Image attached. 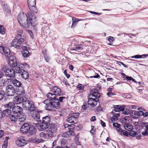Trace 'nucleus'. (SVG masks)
<instances>
[{
  "label": "nucleus",
  "mask_w": 148,
  "mask_h": 148,
  "mask_svg": "<svg viewBox=\"0 0 148 148\" xmlns=\"http://www.w3.org/2000/svg\"><path fill=\"white\" fill-rule=\"evenodd\" d=\"M20 131L23 134H26L28 137L35 134L37 130L36 127L31 125L28 123H25L23 125L20 129Z\"/></svg>",
  "instance_id": "obj_1"
},
{
  "label": "nucleus",
  "mask_w": 148,
  "mask_h": 148,
  "mask_svg": "<svg viewBox=\"0 0 148 148\" xmlns=\"http://www.w3.org/2000/svg\"><path fill=\"white\" fill-rule=\"evenodd\" d=\"M13 69L9 68L8 66L4 65L2 67V70L4 71L5 73V76L6 77H13L15 76V74L18 73L20 71V68L15 67H12Z\"/></svg>",
  "instance_id": "obj_2"
},
{
  "label": "nucleus",
  "mask_w": 148,
  "mask_h": 148,
  "mask_svg": "<svg viewBox=\"0 0 148 148\" xmlns=\"http://www.w3.org/2000/svg\"><path fill=\"white\" fill-rule=\"evenodd\" d=\"M28 13L27 14H25V15L23 13L21 16H18V20L19 24L23 27L27 28L30 26V18L28 16Z\"/></svg>",
  "instance_id": "obj_3"
},
{
  "label": "nucleus",
  "mask_w": 148,
  "mask_h": 148,
  "mask_svg": "<svg viewBox=\"0 0 148 148\" xmlns=\"http://www.w3.org/2000/svg\"><path fill=\"white\" fill-rule=\"evenodd\" d=\"M2 50L3 52L6 59H8V61L13 58H15L14 54L13 52H11L10 49L7 47L5 48L2 46H0V53L2 54Z\"/></svg>",
  "instance_id": "obj_4"
},
{
  "label": "nucleus",
  "mask_w": 148,
  "mask_h": 148,
  "mask_svg": "<svg viewBox=\"0 0 148 148\" xmlns=\"http://www.w3.org/2000/svg\"><path fill=\"white\" fill-rule=\"evenodd\" d=\"M51 121V117L49 116H47L42 117V124H45L49 129L54 130L55 128V125L52 123H49Z\"/></svg>",
  "instance_id": "obj_5"
},
{
  "label": "nucleus",
  "mask_w": 148,
  "mask_h": 148,
  "mask_svg": "<svg viewBox=\"0 0 148 148\" xmlns=\"http://www.w3.org/2000/svg\"><path fill=\"white\" fill-rule=\"evenodd\" d=\"M57 96H55L53 97V98L52 101H51L50 106L48 107V108L50 109V111H52L53 109L55 108L58 109L60 108V103L58 101H56Z\"/></svg>",
  "instance_id": "obj_6"
},
{
  "label": "nucleus",
  "mask_w": 148,
  "mask_h": 148,
  "mask_svg": "<svg viewBox=\"0 0 148 148\" xmlns=\"http://www.w3.org/2000/svg\"><path fill=\"white\" fill-rule=\"evenodd\" d=\"M8 64L9 66L11 67H15V68L16 67H18L20 69V70L21 71L22 70H25V66H21V64H20L17 65V63L16 59V57L15 56V58H13L12 59L10 60L8 62Z\"/></svg>",
  "instance_id": "obj_7"
},
{
  "label": "nucleus",
  "mask_w": 148,
  "mask_h": 148,
  "mask_svg": "<svg viewBox=\"0 0 148 148\" xmlns=\"http://www.w3.org/2000/svg\"><path fill=\"white\" fill-rule=\"evenodd\" d=\"M5 92L8 96H12L14 95L15 93L14 87L11 85L7 86Z\"/></svg>",
  "instance_id": "obj_8"
},
{
  "label": "nucleus",
  "mask_w": 148,
  "mask_h": 148,
  "mask_svg": "<svg viewBox=\"0 0 148 148\" xmlns=\"http://www.w3.org/2000/svg\"><path fill=\"white\" fill-rule=\"evenodd\" d=\"M28 16L30 20V25H31L33 27H35L37 25V22L35 19L36 18V16L34 14H32L31 12H28Z\"/></svg>",
  "instance_id": "obj_9"
},
{
  "label": "nucleus",
  "mask_w": 148,
  "mask_h": 148,
  "mask_svg": "<svg viewBox=\"0 0 148 148\" xmlns=\"http://www.w3.org/2000/svg\"><path fill=\"white\" fill-rule=\"evenodd\" d=\"M27 141L25 139V138L21 136L18 138V139L16 141V145L19 147H23L27 143Z\"/></svg>",
  "instance_id": "obj_10"
},
{
  "label": "nucleus",
  "mask_w": 148,
  "mask_h": 148,
  "mask_svg": "<svg viewBox=\"0 0 148 148\" xmlns=\"http://www.w3.org/2000/svg\"><path fill=\"white\" fill-rule=\"evenodd\" d=\"M51 90L55 93L54 94H55V96H59L64 95L65 94L64 92L61 91V89L59 88L56 86L53 87L51 88Z\"/></svg>",
  "instance_id": "obj_11"
},
{
  "label": "nucleus",
  "mask_w": 148,
  "mask_h": 148,
  "mask_svg": "<svg viewBox=\"0 0 148 148\" xmlns=\"http://www.w3.org/2000/svg\"><path fill=\"white\" fill-rule=\"evenodd\" d=\"M8 80H10L11 83L16 87L20 88L22 85L21 82L16 79H8Z\"/></svg>",
  "instance_id": "obj_12"
},
{
  "label": "nucleus",
  "mask_w": 148,
  "mask_h": 148,
  "mask_svg": "<svg viewBox=\"0 0 148 148\" xmlns=\"http://www.w3.org/2000/svg\"><path fill=\"white\" fill-rule=\"evenodd\" d=\"M72 45L73 46L76 47L75 49L73 48V50H82L83 49V47L81 46L82 45H79L78 42L77 40H73L72 42Z\"/></svg>",
  "instance_id": "obj_13"
},
{
  "label": "nucleus",
  "mask_w": 148,
  "mask_h": 148,
  "mask_svg": "<svg viewBox=\"0 0 148 148\" xmlns=\"http://www.w3.org/2000/svg\"><path fill=\"white\" fill-rule=\"evenodd\" d=\"M12 111L14 114H18L22 112L23 109L21 107L15 105L12 108Z\"/></svg>",
  "instance_id": "obj_14"
},
{
  "label": "nucleus",
  "mask_w": 148,
  "mask_h": 148,
  "mask_svg": "<svg viewBox=\"0 0 148 148\" xmlns=\"http://www.w3.org/2000/svg\"><path fill=\"white\" fill-rule=\"evenodd\" d=\"M1 4L3 10L8 14H11V10L9 8V6L4 1H2Z\"/></svg>",
  "instance_id": "obj_15"
},
{
  "label": "nucleus",
  "mask_w": 148,
  "mask_h": 148,
  "mask_svg": "<svg viewBox=\"0 0 148 148\" xmlns=\"http://www.w3.org/2000/svg\"><path fill=\"white\" fill-rule=\"evenodd\" d=\"M18 74H21V77L23 79H26L28 78L29 77V74L28 72L25 70H22L21 71L20 70V71Z\"/></svg>",
  "instance_id": "obj_16"
},
{
  "label": "nucleus",
  "mask_w": 148,
  "mask_h": 148,
  "mask_svg": "<svg viewBox=\"0 0 148 148\" xmlns=\"http://www.w3.org/2000/svg\"><path fill=\"white\" fill-rule=\"evenodd\" d=\"M17 117L19 119V121L21 122H24L26 119V116L25 114L23 112H21L17 115Z\"/></svg>",
  "instance_id": "obj_17"
},
{
  "label": "nucleus",
  "mask_w": 148,
  "mask_h": 148,
  "mask_svg": "<svg viewBox=\"0 0 148 148\" xmlns=\"http://www.w3.org/2000/svg\"><path fill=\"white\" fill-rule=\"evenodd\" d=\"M42 111L37 109L36 110V112H35L34 114H33V116L35 119H36L38 121H41L40 120V112H42Z\"/></svg>",
  "instance_id": "obj_18"
},
{
  "label": "nucleus",
  "mask_w": 148,
  "mask_h": 148,
  "mask_svg": "<svg viewBox=\"0 0 148 148\" xmlns=\"http://www.w3.org/2000/svg\"><path fill=\"white\" fill-rule=\"evenodd\" d=\"M15 105V103L13 102H9L8 103L5 104L4 106L5 108L7 109H11L12 111V108Z\"/></svg>",
  "instance_id": "obj_19"
},
{
  "label": "nucleus",
  "mask_w": 148,
  "mask_h": 148,
  "mask_svg": "<svg viewBox=\"0 0 148 148\" xmlns=\"http://www.w3.org/2000/svg\"><path fill=\"white\" fill-rule=\"evenodd\" d=\"M2 113L4 116H8L11 115L12 110L10 109H6L3 111Z\"/></svg>",
  "instance_id": "obj_20"
},
{
  "label": "nucleus",
  "mask_w": 148,
  "mask_h": 148,
  "mask_svg": "<svg viewBox=\"0 0 148 148\" xmlns=\"http://www.w3.org/2000/svg\"><path fill=\"white\" fill-rule=\"evenodd\" d=\"M51 100L49 99H46L43 102V103L46 104V106H45V108L46 110L50 111V109L49 108H48V107L50 106V103H51Z\"/></svg>",
  "instance_id": "obj_21"
},
{
  "label": "nucleus",
  "mask_w": 148,
  "mask_h": 148,
  "mask_svg": "<svg viewBox=\"0 0 148 148\" xmlns=\"http://www.w3.org/2000/svg\"><path fill=\"white\" fill-rule=\"evenodd\" d=\"M72 25L71 26V28H74L76 25L78 23V22L80 20V19H79L78 18H74L73 17L72 18Z\"/></svg>",
  "instance_id": "obj_22"
},
{
  "label": "nucleus",
  "mask_w": 148,
  "mask_h": 148,
  "mask_svg": "<svg viewBox=\"0 0 148 148\" xmlns=\"http://www.w3.org/2000/svg\"><path fill=\"white\" fill-rule=\"evenodd\" d=\"M17 91V94L18 95H23L25 93L24 88L20 87Z\"/></svg>",
  "instance_id": "obj_23"
},
{
  "label": "nucleus",
  "mask_w": 148,
  "mask_h": 148,
  "mask_svg": "<svg viewBox=\"0 0 148 148\" xmlns=\"http://www.w3.org/2000/svg\"><path fill=\"white\" fill-rule=\"evenodd\" d=\"M18 42L17 39H14L12 40L11 44L12 46L15 47V48L19 47V45L18 44Z\"/></svg>",
  "instance_id": "obj_24"
},
{
  "label": "nucleus",
  "mask_w": 148,
  "mask_h": 148,
  "mask_svg": "<svg viewBox=\"0 0 148 148\" xmlns=\"http://www.w3.org/2000/svg\"><path fill=\"white\" fill-rule=\"evenodd\" d=\"M30 10L31 11L32 14L36 13L38 12V10L35 6L33 5L32 6L29 7Z\"/></svg>",
  "instance_id": "obj_25"
},
{
  "label": "nucleus",
  "mask_w": 148,
  "mask_h": 148,
  "mask_svg": "<svg viewBox=\"0 0 148 148\" xmlns=\"http://www.w3.org/2000/svg\"><path fill=\"white\" fill-rule=\"evenodd\" d=\"M101 94H102V93H99L98 91H96L95 92L91 93V95L93 97L99 98L101 97Z\"/></svg>",
  "instance_id": "obj_26"
},
{
  "label": "nucleus",
  "mask_w": 148,
  "mask_h": 148,
  "mask_svg": "<svg viewBox=\"0 0 148 148\" xmlns=\"http://www.w3.org/2000/svg\"><path fill=\"white\" fill-rule=\"evenodd\" d=\"M27 3L28 7L32 6L33 5H36V1L35 0H28Z\"/></svg>",
  "instance_id": "obj_27"
},
{
  "label": "nucleus",
  "mask_w": 148,
  "mask_h": 148,
  "mask_svg": "<svg viewBox=\"0 0 148 148\" xmlns=\"http://www.w3.org/2000/svg\"><path fill=\"white\" fill-rule=\"evenodd\" d=\"M84 86L80 84H79L77 86V88L79 90L80 92H82L84 91Z\"/></svg>",
  "instance_id": "obj_28"
},
{
  "label": "nucleus",
  "mask_w": 148,
  "mask_h": 148,
  "mask_svg": "<svg viewBox=\"0 0 148 148\" xmlns=\"http://www.w3.org/2000/svg\"><path fill=\"white\" fill-rule=\"evenodd\" d=\"M69 131L67 132L71 133V135L72 133H73V130L75 127V125L74 124H71L69 125Z\"/></svg>",
  "instance_id": "obj_29"
},
{
  "label": "nucleus",
  "mask_w": 148,
  "mask_h": 148,
  "mask_svg": "<svg viewBox=\"0 0 148 148\" xmlns=\"http://www.w3.org/2000/svg\"><path fill=\"white\" fill-rule=\"evenodd\" d=\"M27 52L26 51H21V53L23 56L25 58H27L30 56L29 52L28 50Z\"/></svg>",
  "instance_id": "obj_30"
},
{
  "label": "nucleus",
  "mask_w": 148,
  "mask_h": 148,
  "mask_svg": "<svg viewBox=\"0 0 148 148\" xmlns=\"http://www.w3.org/2000/svg\"><path fill=\"white\" fill-rule=\"evenodd\" d=\"M54 129L53 130H54ZM50 130L48 129L46 131L47 132V134L49 137H52L53 136V132H54V130Z\"/></svg>",
  "instance_id": "obj_31"
},
{
  "label": "nucleus",
  "mask_w": 148,
  "mask_h": 148,
  "mask_svg": "<svg viewBox=\"0 0 148 148\" xmlns=\"http://www.w3.org/2000/svg\"><path fill=\"white\" fill-rule=\"evenodd\" d=\"M26 109L31 112L35 111L36 110V108L34 104H32V106H28V107H27Z\"/></svg>",
  "instance_id": "obj_32"
},
{
  "label": "nucleus",
  "mask_w": 148,
  "mask_h": 148,
  "mask_svg": "<svg viewBox=\"0 0 148 148\" xmlns=\"http://www.w3.org/2000/svg\"><path fill=\"white\" fill-rule=\"evenodd\" d=\"M55 95V94H52L49 92L47 95V97L48 99L51 100V101L53 99V97Z\"/></svg>",
  "instance_id": "obj_33"
},
{
  "label": "nucleus",
  "mask_w": 148,
  "mask_h": 148,
  "mask_svg": "<svg viewBox=\"0 0 148 148\" xmlns=\"http://www.w3.org/2000/svg\"><path fill=\"white\" fill-rule=\"evenodd\" d=\"M71 115L70 116L71 117V116L73 117V118L76 119L78 118L79 117V112H76L74 113H70V114Z\"/></svg>",
  "instance_id": "obj_34"
},
{
  "label": "nucleus",
  "mask_w": 148,
  "mask_h": 148,
  "mask_svg": "<svg viewBox=\"0 0 148 148\" xmlns=\"http://www.w3.org/2000/svg\"><path fill=\"white\" fill-rule=\"evenodd\" d=\"M90 98H88V103L89 105L91 106L92 107H95L96 106V104L95 103H94L90 99Z\"/></svg>",
  "instance_id": "obj_35"
},
{
  "label": "nucleus",
  "mask_w": 148,
  "mask_h": 148,
  "mask_svg": "<svg viewBox=\"0 0 148 148\" xmlns=\"http://www.w3.org/2000/svg\"><path fill=\"white\" fill-rule=\"evenodd\" d=\"M10 118L12 121H17V116L14 115L10 116Z\"/></svg>",
  "instance_id": "obj_36"
},
{
  "label": "nucleus",
  "mask_w": 148,
  "mask_h": 148,
  "mask_svg": "<svg viewBox=\"0 0 148 148\" xmlns=\"http://www.w3.org/2000/svg\"><path fill=\"white\" fill-rule=\"evenodd\" d=\"M5 29L3 25H0V33L3 35L5 34Z\"/></svg>",
  "instance_id": "obj_37"
},
{
  "label": "nucleus",
  "mask_w": 148,
  "mask_h": 148,
  "mask_svg": "<svg viewBox=\"0 0 148 148\" xmlns=\"http://www.w3.org/2000/svg\"><path fill=\"white\" fill-rule=\"evenodd\" d=\"M108 40L110 42L109 43H108V44L109 45H112V42L114 40L113 37L111 36H110Z\"/></svg>",
  "instance_id": "obj_38"
},
{
  "label": "nucleus",
  "mask_w": 148,
  "mask_h": 148,
  "mask_svg": "<svg viewBox=\"0 0 148 148\" xmlns=\"http://www.w3.org/2000/svg\"><path fill=\"white\" fill-rule=\"evenodd\" d=\"M126 107V105H121L120 106H119V111H122L123 112L124 109Z\"/></svg>",
  "instance_id": "obj_39"
},
{
  "label": "nucleus",
  "mask_w": 148,
  "mask_h": 148,
  "mask_svg": "<svg viewBox=\"0 0 148 148\" xmlns=\"http://www.w3.org/2000/svg\"><path fill=\"white\" fill-rule=\"evenodd\" d=\"M130 113V110L126 108H125L124 110L122 113V114H124L125 115H127L129 114Z\"/></svg>",
  "instance_id": "obj_40"
},
{
  "label": "nucleus",
  "mask_w": 148,
  "mask_h": 148,
  "mask_svg": "<svg viewBox=\"0 0 148 148\" xmlns=\"http://www.w3.org/2000/svg\"><path fill=\"white\" fill-rule=\"evenodd\" d=\"M136 133V132H135L134 130L131 131V132H129V136H130L133 137H134L136 135H137V134Z\"/></svg>",
  "instance_id": "obj_41"
},
{
  "label": "nucleus",
  "mask_w": 148,
  "mask_h": 148,
  "mask_svg": "<svg viewBox=\"0 0 148 148\" xmlns=\"http://www.w3.org/2000/svg\"><path fill=\"white\" fill-rule=\"evenodd\" d=\"M118 116L115 115H114V116H113L112 118H111V123H113V121H117L118 120Z\"/></svg>",
  "instance_id": "obj_42"
},
{
  "label": "nucleus",
  "mask_w": 148,
  "mask_h": 148,
  "mask_svg": "<svg viewBox=\"0 0 148 148\" xmlns=\"http://www.w3.org/2000/svg\"><path fill=\"white\" fill-rule=\"evenodd\" d=\"M57 96V99H56V100L59 101L60 103V102L62 103L63 99L66 98L65 97H58Z\"/></svg>",
  "instance_id": "obj_43"
},
{
  "label": "nucleus",
  "mask_w": 148,
  "mask_h": 148,
  "mask_svg": "<svg viewBox=\"0 0 148 148\" xmlns=\"http://www.w3.org/2000/svg\"><path fill=\"white\" fill-rule=\"evenodd\" d=\"M40 126L41 129L42 131L45 130L47 129H49L48 127H47V126H46V125L45 124H42V125H40Z\"/></svg>",
  "instance_id": "obj_44"
},
{
  "label": "nucleus",
  "mask_w": 148,
  "mask_h": 148,
  "mask_svg": "<svg viewBox=\"0 0 148 148\" xmlns=\"http://www.w3.org/2000/svg\"><path fill=\"white\" fill-rule=\"evenodd\" d=\"M92 72L94 73H95V74H96V75H94V76H89L88 77H90V78H100V75L97 73H95L94 71H93Z\"/></svg>",
  "instance_id": "obj_45"
},
{
  "label": "nucleus",
  "mask_w": 148,
  "mask_h": 148,
  "mask_svg": "<svg viewBox=\"0 0 148 148\" xmlns=\"http://www.w3.org/2000/svg\"><path fill=\"white\" fill-rule=\"evenodd\" d=\"M121 74L122 76H123V78L124 79V80L126 79L127 81L128 80L130 76L127 75L123 73H121Z\"/></svg>",
  "instance_id": "obj_46"
},
{
  "label": "nucleus",
  "mask_w": 148,
  "mask_h": 148,
  "mask_svg": "<svg viewBox=\"0 0 148 148\" xmlns=\"http://www.w3.org/2000/svg\"><path fill=\"white\" fill-rule=\"evenodd\" d=\"M67 140H66L64 138H62L61 139L60 143L61 145L62 146H64L65 145L66 143H67Z\"/></svg>",
  "instance_id": "obj_47"
},
{
  "label": "nucleus",
  "mask_w": 148,
  "mask_h": 148,
  "mask_svg": "<svg viewBox=\"0 0 148 148\" xmlns=\"http://www.w3.org/2000/svg\"><path fill=\"white\" fill-rule=\"evenodd\" d=\"M43 32L44 33H46V34H49L50 32V29L49 27H44Z\"/></svg>",
  "instance_id": "obj_48"
},
{
  "label": "nucleus",
  "mask_w": 148,
  "mask_h": 148,
  "mask_svg": "<svg viewBox=\"0 0 148 148\" xmlns=\"http://www.w3.org/2000/svg\"><path fill=\"white\" fill-rule=\"evenodd\" d=\"M103 108L101 107V105H99L98 107H96L95 112H99L100 111H102Z\"/></svg>",
  "instance_id": "obj_49"
},
{
  "label": "nucleus",
  "mask_w": 148,
  "mask_h": 148,
  "mask_svg": "<svg viewBox=\"0 0 148 148\" xmlns=\"http://www.w3.org/2000/svg\"><path fill=\"white\" fill-rule=\"evenodd\" d=\"M122 133V135L126 136H129V133L125 130H123Z\"/></svg>",
  "instance_id": "obj_50"
},
{
  "label": "nucleus",
  "mask_w": 148,
  "mask_h": 148,
  "mask_svg": "<svg viewBox=\"0 0 148 148\" xmlns=\"http://www.w3.org/2000/svg\"><path fill=\"white\" fill-rule=\"evenodd\" d=\"M138 118L137 111H134L133 119H137Z\"/></svg>",
  "instance_id": "obj_51"
},
{
  "label": "nucleus",
  "mask_w": 148,
  "mask_h": 148,
  "mask_svg": "<svg viewBox=\"0 0 148 148\" xmlns=\"http://www.w3.org/2000/svg\"><path fill=\"white\" fill-rule=\"evenodd\" d=\"M113 108H114L113 109V111L114 110L115 112H119V105H114Z\"/></svg>",
  "instance_id": "obj_52"
},
{
  "label": "nucleus",
  "mask_w": 148,
  "mask_h": 148,
  "mask_svg": "<svg viewBox=\"0 0 148 148\" xmlns=\"http://www.w3.org/2000/svg\"><path fill=\"white\" fill-rule=\"evenodd\" d=\"M82 125L80 124H79L78 125H77L76 127V130H77V131L81 129H82Z\"/></svg>",
  "instance_id": "obj_53"
},
{
  "label": "nucleus",
  "mask_w": 148,
  "mask_h": 148,
  "mask_svg": "<svg viewBox=\"0 0 148 148\" xmlns=\"http://www.w3.org/2000/svg\"><path fill=\"white\" fill-rule=\"evenodd\" d=\"M132 58H142V56L141 55H136L131 57Z\"/></svg>",
  "instance_id": "obj_54"
},
{
  "label": "nucleus",
  "mask_w": 148,
  "mask_h": 148,
  "mask_svg": "<svg viewBox=\"0 0 148 148\" xmlns=\"http://www.w3.org/2000/svg\"><path fill=\"white\" fill-rule=\"evenodd\" d=\"M36 138V143H42L44 141V140L42 139H40L37 138Z\"/></svg>",
  "instance_id": "obj_55"
},
{
  "label": "nucleus",
  "mask_w": 148,
  "mask_h": 148,
  "mask_svg": "<svg viewBox=\"0 0 148 148\" xmlns=\"http://www.w3.org/2000/svg\"><path fill=\"white\" fill-rule=\"evenodd\" d=\"M132 81V82H134L136 83H137L138 82L136 81L135 79H134L131 76H130L129 78L128 79L127 81Z\"/></svg>",
  "instance_id": "obj_56"
},
{
  "label": "nucleus",
  "mask_w": 148,
  "mask_h": 148,
  "mask_svg": "<svg viewBox=\"0 0 148 148\" xmlns=\"http://www.w3.org/2000/svg\"><path fill=\"white\" fill-rule=\"evenodd\" d=\"M21 48L23 49L22 51H26L27 52V51L28 50V47L26 46L22 45Z\"/></svg>",
  "instance_id": "obj_57"
},
{
  "label": "nucleus",
  "mask_w": 148,
  "mask_h": 148,
  "mask_svg": "<svg viewBox=\"0 0 148 148\" xmlns=\"http://www.w3.org/2000/svg\"><path fill=\"white\" fill-rule=\"evenodd\" d=\"M116 94L112 92H108L107 93V95L109 97H111V95H116Z\"/></svg>",
  "instance_id": "obj_58"
},
{
  "label": "nucleus",
  "mask_w": 148,
  "mask_h": 148,
  "mask_svg": "<svg viewBox=\"0 0 148 148\" xmlns=\"http://www.w3.org/2000/svg\"><path fill=\"white\" fill-rule=\"evenodd\" d=\"M95 87V90L97 91H98L99 90L101 89V86L100 85L97 84V85Z\"/></svg>",
  "instance_id": "obj_59"
},
{
  "label": "nucleus",
  "mask_w": 148,
  "mask_h": 148,
  "mask_svg": "<svg viewBox=\"0 0 148 148\" xmlns=\"http://www.w3.org/2000/svg\"><path fill=\"white\" fill-rule=\"evenodd\" d=\"M113 126L116 128L119 127V126H121V125L120 124H119L117 123H113Z\"/></svg>",
  "instance_id": "obj_60"
},
{
  "label": "nucleus",
  "mask_w": 148,
  "mask_h": 148,
  "mask_svg": "<svg viewBox=\"0 0 148 148\" xmlns=\"http://www.w3.org/2000/svg\"><path fill=\"white\" fill-rule=\"evenodd\" d=\"M8 143L6 141H4V143L2 145V148H7Z\"/></svg>",
  "instance_id": "obj_61"
},
{
  "label": "nucleus",
  "mask_w": 148,
  "mask_h": 148,
  "mask_svg": "<svg viewBox=\"0 0 148 148\" xmlns=\"http://www.w3.org/2000/svg\"><path fill=\"white\" fill-rule=\"evenodd\" d=\"M28 32L31 37L33 39L34 38V36L32 32L30 30H28Z\"/></svg>",
  "instance_id": "obj_62"
},
{
  "label": "nucleus",
  "mask_w": 148,
  "mask_h": 148,
  "mask_svg": "<svg viewBox=\"0 0 148 148\" xmlns=\"http://www.w3.org/2000/svg\"><path fill=\"white\" fill-rule=\"evenodd\" d=\"M17 103H21V102L23 101V98H19L18 97L17 99Z\"/></svg>",
  "instance_id": "obj_63"
},
{
  "label": "nucleus",
  "mask_w": 148,
  "mask_h": 148,
  "mask_svg": "<svg viewBox=\"0 0 148 148\" xmlns=\"http://www.w3.org/2000/svg\"><path fill=\"white\" fill-rule=\"evenodd\" d=\"M137 113L138 118L139 117V116L143 115V112L142 111H137Z\"/></svg>",
  "instance_id": "obj_64"
}]
</instances>
